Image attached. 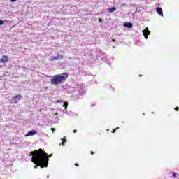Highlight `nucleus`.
Here are the masks:
<instances>
[{
    "instance_id": "f257e3e1",
    "label": "nucleus",
    "mask_w": 179,
    "mask_h": 179,
    "mask_svg": "<svg viewBox=\"0 0 179 179\" xmlns=\"http://www.w3.org/2000/svg\"><path fill=\"white\" fill-rule=\"evenodd\" d=\"M29 156H32L31 162L34 164H37V166H40L41 169H43V167L48 166V159L52 156V154L50 155L43 149L40 148L38 150L31 151Z\"/></svg>"
},
{
    "instance_id": "f03ea898",
    "label": "nucleus",
    "mask_w": 179,
    "mask_h": 179,
    "mask_svg": "<svg viewBox=\"0 0 179 179\" xmlns=\"http://www.w3.org/2000/svg\"><path fill=\"white\" fill-rule=\"evenodd\" d=\"M68 79V73H63L62 74H57L52 76L50 79L51 85H61Z\"/></svg>"
},
{
    "instance_id": "7ed1b4c3",
    "label": "nucleus",
    "mask_w": 179,
    "mask_h": 179,
    "mask_svg": "<svg viewBox=\"0 0 179 179\" xmlns=\"http://www.w3.org/2000/svg\"><path fill=\"white\" fill-rule=\"evenodd\" d=\"M61 59H64V55L58 54L57 56L52 57L49 61H59Z\"/></svg>"
},
{
    "instance_id": "20e7f679",
    "label": "nucleus",
    "mask_w": 179,
    "mask_h": 179,
    "mask_svg": "<svg viewBox=\"0 0 179 179\" xmlns=\"http://www.w3.org/2000/svg\"><path fill=\"white\" fill-rule=\"evenodd\" d=\"M12 99H13V101H14V103H15V104H17V100H18V101L22 100V95H20V94H17V95L13 96Z\"/></svg>"
},
{
    "instance_id": "39448f33",
    "label": "nucleus",
    "mask_w": 179,
    "mask_h": 179,
    "mask_svg": "<svg viewBox=\"0 0 179 179\" xmlns=\"http://www.w3.org/2000/svg\"><path fill=\"white\" fill-rule=\"evenodd\" d=\"M143 34L145 38L148 39V36L150 34V31H149V28L146 27L145 29L143 30Z\"/></svg>"
},
{
    "instance_id": "423d86ee",
    "label": "nucleus",
    "mask_w": 179,
    "mask_h": 179,
    "mask_svg": "<svg viewBox=\"0 0 179 179\" xmlns=\"http://www.w3.org/2000/svg\"><path fill=\"white\" fill-rule=\"evenodd\" d=\"M8 61L9 57L8 55H3L0 59V62H2L3 64H6V62H8Z\"/></svg>"
},
{
    "instance_id": "0eeeda50",
    "label": "nucleus",
    "mask_w": 179,
    "mask_h": 179,
    "mask_svg": "<svg viewBox=\"0 0 179 179\" xmlns=\"http://www.w3.org/2000/svg\"><path fill=\"white\" fill-rule=\"evenodd\" d=\"M36 134H37V131L36 130H32L25 134V136H33V135H36Z\"/></svg>"
},
{
    "instance_id": "6e6552de",
    "label": "nucleus",
    "mask_w": 179,
    "mask_h": 179,
    "mask_svg": "<svg viewBox=\"0 0 179 179\" xmlns=\"http://www.w3.org/2000/svg\"><path fill=\"white\" fill-rule=\"evenodd\" d=\"M156 10H157L158 15H161V16H163V9H162V8L157 7Z\"/></svg>"
},
{
    "instance_id": "1a4fd4ad",
    "label": "nucleus",
    "mask_w": 179,
    "mask_h": 179,
    "mask_svg": "<svg viewBox=\"0 0 179 179\" xmlns=\"http://www.w3.org/2000/svg\"><path fill=\"white\" fill-rule=\"evenodd\" d=\"M124 27H127V29H132V23L131 22H126L124 24Z\"/></svg>"
},
{
    "instance_id": "9d476101",
    "label": "nucleus",
    "mask_w": 179,
    "mask_h": 179,
    "mask_svg": "<svg viewBox=\"0 0 179 179\" xmlns=\"http://www.w3.org/2000/svg\"><path fill=\"white\" fill-rule=\"evenodd\" d=\"M116 9H117V8L113 7V8H108V12L113 13V12H114Z\"/></svg>"
},
{
    "instance_id": "9b49d317",
    "label": "nucleus",
    "mask_w": 179,
    "mask_h": 179,
    "mask_svg": "<svg viewBox=\"0 0 179 179\" xmlns=\"http://www.w3.org/2000/svg\"><path fill=\"white\" fill-rule=\"evenodd\" d=\"M172 176L173 177V178H177V173L173 172L172 173Z\"/></svg>"
},
{
    "instance_id": "f8f14e48",
    "label": "nucleus",
    "mask_w": 179,
    "mask_h": 179,
    "mask_svg": "<svg viewBox=\"0 0 179 179\" xmlns=\"http://www.w3.org/2000/svg\"><path fill=\"white\" fill-rule=\"evenodd\" d=\"M64 106L65 107V110H66V108H68V102H64Z\"/></svg>"
},
{
    "instance_id": "ddd939ff",
    "label": "nucleus",
    "mask_w": 179,
    "mask_h": 179,
    "mask_svg": "<svg viewBox=\"0 0 179 179\" xmlns=\"http://www.w3.org/2000/svg\"><path fill=\"white\" fill-rule=\"evenodd\" d=\"M119 128H116V129H113L112 131V134H115V131H117V129H118Z\"/></svg>"
},
{
    "instance_id": "4468645a",
    "label": "nucleus",
    "mask_w": 179,
    "mask_h": 179,
    "mask_svg": "<svg viewBox=\"0 0 179 179\" xmlns=\"http://www.w3.org/2000/svg\"><path fill=\"white\" fill-rule=\"evenodd\" d=\"M5 22L3 20H0V26H2Z\"/></svg>"
},
{
    "instance_id": "2eb2a0df",
    "label": "nucleus",
    "mask_w": 179,
    "mask_h": 179,
    "mask_svg": "<svg viewBox=\"0 0 179 179\" xmlns=\"http://www.w3.org/2000/svg\"><path fill=\"white\" fill-rule=\"evenodd\" d=\"M65 142H66V140H65L64 141H62V146H64V145H65Z\"/></svg>"
},
{
    "instance_id": "dca6fc26",
    "label": "nucleus",
    "mask_w": 179,
    "mask_h": 179,
    "mask_svg": "<svg viewBox=\"0 0 179 179\" xmlns=\"http://www.w3.org/2000/svg\"><path fill=\"white\" fill-rule=\"evenodd\" d=\"M175 111H179V107L178 106H176L175 108Z\"/></svg>"
},
{
    "instance_id": "f3484780",
    "label": "nucleus",
    "mask_w": 179,
    "mask_h": 179,
    "mask_svg": "<svg viewBox=\"0 0 179 179\" xmlns=\"http://www.w3.org/2000/svg\"><path fill=\"white\" fill-rule=\"evenodd\" d=\"M51 131H52V132H55V128H51Z\"/></svg>"
},
{
    "instance_id": "a211bd4d",
    "label": "nucleus",
    "mask_w": 179,
    "mask_h": 179,
    "mask_svg": "<svg viewBox=\"0 0 179 179\" xmlns=\"http://www.w3.org/2000/svg\"><path fill=\"white\" fill-rule=\"evenodd\" d=\"M73 134H76V132H78V131L77 130H73Z\"/></svg>"
},
{
    "instance_id": "6ab92c4d",
    "label": "nucleus",
    "mask_w": 179,
    "mask_h": 179,
    "mask_svg": "<svg viewBox=\"0 0 179 179\" xmlns=\"http://www.w3.org/2000/svg\"><path fill=\"white\" fill-rule=\"evenodd\" d=\"M37 167H38V166L37 164H36V165L34 166V169H37Z\"/></svg>"
},
{
    "instance_id": "aec40b11",
    "label": "nucleus",
    "mask_w": 179,
    "mask_h": 179,
    "mask_svg": "<svg viewBox=\"0 0 179 179\" xmlns=\"http://www.w3.org/2000/svg\"><path fill=\"white\" fill-rule=\"evenodd\" d=\"M75 166H76V167H79V164H75Z\"/></svg>"
},
{
    "instance_id": "412c9836",
    "label": "nucleus",
    "mask_w": 179,
    "mask_h": 179,
    "mask_svg": "<svg viewBox=\"0 0 179 179\" xmlns=\"http://www.w3.org/2000/svg\"><path fill=\"white\" fill-rule=\"evenodd\" d=\"M99 22H103V20H101V19H99Z\"/></svg>"
},
{
    "instance_id": "4be33fe9",
    "label": "nucleus",
    "mask_w": 179,
    "mask_h": 179,
    "mask_svg": "<svg viewBox=\"0 0 179 179\" xmlns=\"http://www.w3.org/2000/svg\"><path fill=\"white\" fill-rule=\"evenodd\" d=\"M91 155H94V152L91 151Z\"/></svg>"
},
{
    "instance_id": "5701e85b",
    "label": "nucleus",
    "mask_w": 179,
    "mask_h": 179,
    "mask_svg": "<svg viewBox=\"0 0 179 179\" xmlns=\"http://www.w3.org/2000/svg\"><path fill=\"white\" fill-rule=\"evenodd\" d=\"M112 41H113V43H115V39H112Z\"/></svg>"
},
{
    "instance_id": "b1692460",
    "label": "nucleus",
    "mask_w": 179,
    "mask_h": 179,
    "mask_svg": "<svg viewBox=\"0 0 179 179\" xmlns=\"http://www.w3.org/2000/svg\"><path fill=\"white\" fill-rule=\"evenodd\" d=\"M11 2H16V0H11Z\"/></svg>"
}]
</instances>
